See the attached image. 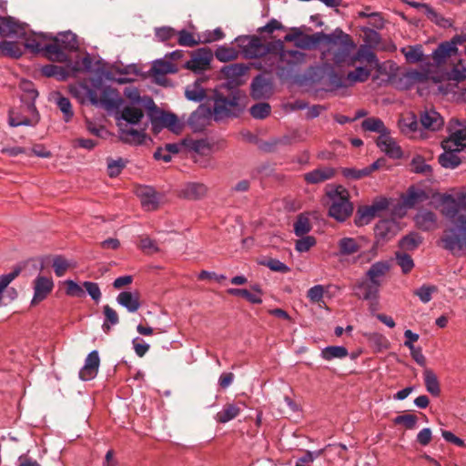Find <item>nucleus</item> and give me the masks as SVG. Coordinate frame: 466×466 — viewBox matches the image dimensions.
Here are the masks:
<instances>
[{"mask_svg": "<svg viewBox=\"0 0 466 466\" xmlns=\"http://www.w3.org/2000/svg\"><path fill=\"white\" fill-rule=\"evenodd\" d=\"M442 205V215L452 224L443 231L442 247L452 253L462 250L466 248V213L460 211V204L451 195L443 197Z\"/></svg>", "mask_w": 466, "mask_h": 466, "instance_id": "f257e3e1", "label": "nucleus"}, {"mask_svg": "<svg viewBox=\"0 0 466 466\" xmlns=\"http://www.w3.org/2000/svg\"><path fill=\"white\" fill-rule=\"evenodd\" d=\"M390 269L388 261L373 263L365 274V278L358 279L352 287L353 294L360 299L368 300L370 306H377L380 298V289L383 279Z\"/></svg>", "mask_w": 466, "mask_h": 466, "instance_id": "f03ea898", "label": "nucleus"}, {"mask_svg": "<svg viewBox=\"0 0 466 466\" xmlns=\"http://www.w3.org/2000/svg\"><path fill=\"white\" fill-rule=\"evenodd\" d=\"M69 92L82 104L89 101L92 105L107 110L116 108L123 103L118 91L111 86L91 88L86 84H75L70 86Z\"/></svg>", "mask_w": 466, "mask_h": 466, "instance_id": "7ed1b4c3", "label": "nucleus"}, {"mask_svg": "<svg viewBox=\"0 0 466 466\" xmlns=\"http://www.w3.org/2000/svg\"><path fill=\"white\" fill-rule=\"evenodd\" d=\"M434 64L441 66H450L447 72L448 79L455 82L466 78V66L461 57L458 48H453L447 41L441 42L431 55Z\"/></svg>", "mask_w": 466, "mask_h": 466, "instance_id": "20e7f679", "label": "nucleus"}, {"mask_svg": "<svg viewBox=\"0 0 466 466\" xmlns=\"http://www.w3.org/2000/svg\"><path fill=\"white\" fill-rule=\"evenodd\" d=\"M53 43L45 45V56L51 61L65 63L68 60L69 52L78 50L77 36L71 31L60 32L56 35H44Z\"/></svg>", "mask_w": 466, "mask_h": 466, "instance_id": "39448f33", "label": "nucleus"}, {"mask_svg": "<svg viewBox=\"0 0 466 466\" xmlns=\"http://www.w3.org/2000/svg\"><path fill=\"white\" fill-rule=\"evenodd\" d=\"M326 194L331 201L329 215L338 221H345L353 211L349 191L342 186H337L328 189Z\"/></svg>", "mask_w": 466, "mask_h": 466, "instance_id": "423d86ee", "label": "nucleus"}, {"mask_svg": "<svg viewBox=\"0 0 466 466\" xmlns=\"http://www.w3.org/2000/svg\"><path fill=\"white\" fill-rule=\"evenodd\" d=\"M150 103L147 114L154 133H158L163 127H167L176 134L182 130L183 126L175 114L159 110L152 99H150Z\"/></svg>", "mask_w": 466, "mask_h": 466, "instance_id": "0eeeda50", "label": "nucleus"}, {"mask_svg": "<svg viewBox=\"0 0 466 466\" xmlns=\"http://www.w3.org/2000/svg\"><path fill=\"white\" fill-rule=\"evenodd\" d=\"M236 43L245 58H258L271 52L275 45H266L257 35H240L236 38Z\"/></svg>", "mask_w": 466, "mask_h": 466, "instance_id": "6e6552de", "label": "nucleus"}, {"mask_svg": "<svg viewBox=\"0 0 466 466\" xmlns=\"http://www.w3.org/2000/svg\"><path fill=\"white\" fill-rule=\"evenodd\" d=\"M212 99L214 101V106L211 113L216 121H220L226 117L234 116L236 110H240L238 98L235 95L230 97H226L219 93H215Z\"/></svg>", "mask_w": 466, "mask_h": 466, "instance_id": "1a4fd4ad", "label": "nucleus"}, {"mask_svg": "<svg viewBox=\"0 0 466 466\" xmlns=\"http://www.w3.org/2000/svg\"><path fill=\"white\" fill-rule=\"evenodd\" d=\"M450 137L441 143L443 149L461 150L466 147V125L458 119H451L448 124Z\"/></svg>", "mask_w": 466, "mask_h": 466, "instance_id": "9d476101", "label": "nucleus"}, {"mask_svg": "<svg viewBox=\"0 0 466 466\" xmlns=\"http://www.w3.org/2000/svg\"><path fill=\"white\" fill-rule=\"evenodd\" d=\"M428 76L424 72L410 70L393 75L390 76V82L400 90H408L417 83L425 82Z\"/></svg>", "mask_w": 466, "mask_h": 466, "instance_id": "9b49d317", "label": "nucleus"}, {"mask_svg": "<svg viewBox=\"0 0 466 466\" xmlns=\"http://www.w3.org/2000/svg\"><path fill=\"white\" fill-rule=\"evenodd\" d=\"M280 50L279 54V69H287L288 74L295 70V67L301 65L305 61L306 55L299 50H285L283 43L278 41L275 45Z\"/></svg>", "mask_w": 466, "mask_h": 466, "instance_id": "f8f14e48", "label": "nucleus"}, {"mask_svg": "<svg viewBox=\"0 0 466 466\" xmlns=\"http://www.w3.org/2000/svg\"><path fill=\"white\" fill-rule=\"evenodd\" d=\"M213 54L210 49L207 47L198 48L191 55V59L187 61L184 67L193 71L194 73H200L209 68Z\"/></svg>", "mask_w": 466, "mask_h": 466, "instance_id": "ddd939ff", "label": "nucleus"}, {"mask_svg": "<svg viewBox=\"0 0 466 466\" xmlns=\"http://www.w3.org/2000/svg\"><path fill=\"white\" fill-rule=\"evenodd\" d=\"M332 46H339V47L332 52V58L330 59L335 66L346 65L349 66V61L351 58L350 53L356 47L354 41L349 35V40L336 39L331 43Z\"/></svg>", "mask_w": 466, "mask_h": 466, "instance_id": "4468645a", "label": "nucleus"}, {"mask_svg": "<svg viewBox=\"0 0 466 466\" xmlns=\"http://www.w3.org/2000/svg\"><path fill=\"white\" fill-rule=\"evenodd\" d=\"M400 230L395 219H381L374 228L377 244L385 243L393 238Z\"/></svg>", "mask_w": 466, "mask_h": 466, "instance_id": "2eb2a0df", "label": "nucleus"}, {"mask_svg": "<svg viewBox=\"0 0 466 466\" xmlns=\"http://www.w3.org/2000/svg\"><path fill=\"white\" fill-rule=\"evenodd\" d=\"M54 289V281L51 278L38 275L33 282L34 296L31 306H35L45 300Z\"/></svg>", "mask_w": 466, "mask_h": 466, "instance_id": "dca6fc26", "label": "nucleus"}, {"mask_svg": "<svg viewBox=\"0 0 466 466\" xmlns=\"http://www.w3.org/2000/svg\"><path fill=\"white\" fill-rule=\"evenodd\" d=\"M137 195L140 198L143 208L147 211H153L159 208L161 194L152 187L143 186L137 189Z\"/></svg>", "mask_w": 466, "mask_h": 466, "instance_id": "f3484780", "label": "nucleus"}, {"mask_svg": "<svg viewBox=\"0 0 466 466\" xmlns=\"http://www.w3.org/2000/svg\"><path fill=\"white\" fill-rule=\"evenodd\" d=\"M25 35V24L11 16L0 17V36L24 37Z\"/></svg>", "mask_w": 466, "mask_h": 466, "instance_id": "a211bd4d", "label": "nucleus"}, {"mask_svg": "<svg viewBox=\"0 0 466 466\" xmlns=\"http://www.w3.org/2000/svg\"><path fill=\"white\" fill-rule=\"evenodd\" d=\"M376 145L390 158L400 159L403 156L401 147L390 136V131L387 132L386 134H382V136H379L376 140Z\"/></svg>", "mask_w": 466, "mask_h": 466, "instance_id": "6ab92c4d", "label": "nucleus"}, {"mask_svg": "<svg viewBox=\"0 0 466 466\" xmlns=\"http://www.w3.org/2000/svg\"><path fill=\"white\" fill-rule=\"evenodd\" d=\"M420 123L423 128L431 131H438L442 128L444 119L435 109H425L420 115Z\"/></svg>", "mask_w": 466, "mask_h": 466, "instance_id": "aec40b11", "label": "nucleus"}, {"mask_svg": "<svg viewBox=\"0 0 466 466\" xmlns=\"http://www.w3.org/2000/svg\"><path fill=\"white\" fill-rule=\"evenodd\" d=\"M357 62L366 63L374 67H379L380 63L376 54L366 45H361L357 52L351 56L349 61V66H354Z\"/></svg>", "mask_w": 466, "mask_h": 466, "instance_id": "412c9836", "label": "nucleus"}, {"mask_svg": "<svg viewBox=\"0 0 466 466\" xmlns=\"http://www.w3.org/2000/svg\"><path fill=\"white\" fill-rule=\"evenodd\" d=\"M100 365V359L96 350L91 351L86 360L85 365L79 371V378L82 380H90L94 379Z\"/></svg>", "mask_w": 466, "mask_h": 466, "instance_id": "4be33fe9", "label": "nucleus"}, {"mask_svg": "<svg viewBox=\"0 0 466 466\" xmlns=\"http://www.w3.org/2000/svg\"><path fill=\"white\" fill-rule=\"evenodd\" d=\"M248 70V66H247L245 64H230L223 66L221 68V73L225 78L229 80L230 84L239 86L243 84L241 77L244 76Z\"/></svg>", "mask_w": 466, "mask_h": 466, "instance_id": "5701e85b", "label": "nucleus"}, {"mask_svg": "<svg viewBox=\"0 0 466 466\" xmlns=\"http://www.w3.org/2000/svg\"><path fill=\"white\" fill-rule=\"evenodd\" d=\"M207 192L208 187L204 184L188 182L180 189L179 197L189 200H197L206 196Z\"/></svg>", "mask_w": 466, "mask_h": 466, "instance_id": "b1692460", "label": "nucleus"}, {"mask_svg": "<svg viewBox=\"0 0 466 466\" xmlns=\"http://www.w3.org/2000/svg\"><path fill=\"white\" fill-rule=\"evenodd\" d=\"M337 247L338 252L336 256L339 258L354 255L361 248V245L357 238L349 237L340 238L337 243Z\"/></svg>", "mask_w": 466, "mask_h": 466, "instance_id": "393cba45", "label": "nucleus"}, {"mask_svg": "<svg viewBox=\"0 0 466 466\" xmlns=\"http://www.w3.org/2000/svg\"><path fill=\"white\" fill-rule=\"evenodd\" d=\"M335 174V168L331 167H322L304 174V179L309 184H319L332 178Z\"/></svg>", "mask_w": 466, "mask_h": 466, "instance_id": "a878e982", "label": "nucleus"}, {"mask_svg": "<svg viewBox=\"0 0 466 466\" xmlns=\"http://www.w3.org/2000/svg\"><path fill=\"white\" fill-rule=\"evenodd\" d=\"M271 94V84L263 76H257L251 83V96L255 99H261Z\"/></svg>", "mask_w": 466, "mask_h": 466, "instance_id": "bb28decb", "label": "nucleus"}, {"mask_svg": "<svg viewBox=\"0 0 466 466\" xmlns=\"http://www.w3.org/2000/svg\"><path fill=\"white\" fill-rule=\"evenodd\" d=\"M416 226L423 231H431L437 228V216L429 210H420L414 218Z\"/></svg>", "mask_w": 466, "mask_h": 466, "instance_id": "cd10ccee", "label": "nucleus"}, {"mask_svg": "<svg viewBox=\"0 0 466 466\" xmlns=\"http://www.w3.org/2000/svg\"><path fill=\"white\" fill-rule=\"evenodd\" d=\"M344 38L349 40V35L344 33L340 28H336L331 34H326L324 32H318L309 36V39L315 45L320 43H326L331 45L336 39Z\"/></svg>", "mask_w": 466, "mask_h": 466, "instance_id": "c85d7f7f", "label": "nucleus"}, {"mask_svg": "<svg viewBox=\"0 0 466 466\" xmlns=\"http://www.w3.org/2000/svg\"><path fill=\"white\" fill-rule=\"evenodd\" d=\"M116 301L125 307L129 312H136L140 308L139 294L130 291H122L116 297Z\"/></svg>", "mask_w": 466, "mask_h": 466, "instance_id": "c756f323", "label": "nucleus"}, {"mask_svg": "<svg viewBox=\"0 0 466 466\" xmlns=\"http://www.w3.org/2000/svg\"><path fill=\"white\" fill-rule=\"evenodd\" d=\"M400 132L406 136H412L419 128L417 116L413 112L402 115L398 122Z\"/></svg>", "mask_w": 466, "mask_h": 466, "instance_id": "7c9ffc66", "label": "nucleus"}, {"mask_svg": "<svg viewBox=\"0 0 466 466\" xmlns=\"http://www.w3.org/2000/svg\"><path fill=\"white\" fill-rule=\"evenodd\" d=\"M212 115L211 110L200 106L197 111L191 114L189 117V125L194 130H201L208 124L209 116Z\"/></svg>", "mask_w": 466, "mask_h": 466, "instance_id": "2f4dec72", "label": "nucleus"}, {"mask_svg": "<svg viewBox=\"0 0 466 466\" xmlns=\"http://www.w3.org/2000/svg\"><path fill=\"white\" fill-rule=\"evenodd\" d=\"M240 411L241 409L238 404L227 403L222 410L216 414L215 420L217 422L224 424L237 418L240 414Z\"/></svg>", "mask_w": 466, "mask_h": 466, "instance_id": "473e14b6", "label": "nucleus"}, {"mask_svg": "<svg viewBox=\"0 0 466 466\" xmlns=\"http://www.w3.org/2000/svg\"><path fill=\"white\" fill-rule=\"evenodd\" d=\"M423 379L427 391L432 396L438 397L441 394V387L435 372L429 368H425L423 370Z\"/></svg>", "mask_w": 466, "mask_h": 466, "instance_id": "72a5a7b5", "label": "nucleus"}, {"mask_svg": "<svg viewBox=\"0 0 466 466\" xmlns=\"http://www.w3.org/2000/svg\"><path fill=\"white\" fill-rule=\"evenodd\" d=\"M146 137L144 130L138 131L134 128H123L120 132L121 140L128 144L141 145Z\"/></svg>", "mask_w": 466, "mask_h": 466, "instance_id": "f704fd0d", "label": "nucleus"}, {"mask_svg": "<svg viewBox=\"0 0 466 466\" xmlns=\"http://www.w3.org/2000/svg\"><path fill=\"white\" fill-rule=\"evenodd\" d=\"M460 152L457 149H444V153L439 157V163L444 168L454 169L461 163L460 157L455 154Z\"/></svg>", "mask_w": 466, "mask_h": 466, "instance_id": "c9c22d12", "label": "nucleus"}, {"mask_svg": "<svg viewBox=\"0 0 466 466\" xmlns=\"http://www.w3.org/2000/svg\"><path fill=\"white\" fill-rule=\"evenodd\" d=\"M361 128L364 131L376 132L380 136L390 131L380 118L374 116L364 119L361 123Z\"/></svg>", "mask_w": 466, "mask_h": 466, "instance_id": "e433bc0d", "label": "nucleus"}, {"mask_svg": "<svg viewBox=\"0 0 466 466\" xmlns=\"http://www.w3.org/2000/svg\"><path fill=\"white\" fill-rule=\"evenodd\" d=\"M400 52L404 55L406 61L410 64L419 63L423 60V51L420 45L402 47Z\"/></svg>", "mask_w": 466, "mask_h": 466, "instance_id": "4c0bfd02", "label": "nucleus"}, {"mask_svg": "<svg viewBox=\"0 0 466 466\" xmlns=\"http://www.w3.org/2000/svg\"><path fill=\"white\" fill-rule=\"evenodd\" d=\"M201 80H197L191 86H187L185 96L188 100L201 102L206 96V91L201 86Z\"/></svg>", "mask_w": 466, "mask_h": 466, "instance_id": "58836bf2", "label": "nucleus"}, {"mask_svg": "<svg viewBox=\"0 0 466 466\" xmlns=\"http://www.w3.org/2000/svg\"><path fill=\"white\" fill-rule=\"evenodd\" d=\"M103 313L105 320L102 325L103 331L108 334L111 330V327L116 325L119 322V318L116 311L109 305L103 307Z\"/></svg>", "mask_w": 466, "mask_h": 466, "instance_id": "ea45409f", "label": "nucleus"}, {"mask_svg": "<svg viewBox=\"0 0 466 466\" xmlns=\"http://www.w3.org/2000/svg\"><path fill=\"white\" fill-rule=\"evenodd\" d=\"M143 116L142 109L133 106H127L121 111V118L129 124L135 125L139 123Z\"/></svg>", "mask_w": 466, "mask_h": 466, "instance_id": "a19ab883", "label": "nucleus"}, {"mask_svg": "<svg viewBox=\"0 0 466 466\" xmlns=\"http://www.w3.org/2000/svg\"><path fill=\"white\" fill-rule=\"evenodd\" d=\"M151 72L154 76H164L170 73H177V67L169 61L159 59L154 62Z\"/></svg>", "mask_w": 466, "mask_h": 466, "instance_id": "79ce46f5", "label": "nucleus"}, {"mask_svg": "<svg viewBox=\"0 0 466 466\" xmlns=\"http://www.w3.org/2000/svg\"><path fill=\"white\" fill-rule=\"evenodd\" d=\"M421 242L422 238L418 233L412 232L403 237L400 240L399 246L403 250L412 251L416 249Z\"/></svg>", "mask_w": 466, "mask_h": 466, "instance_id": "37998d69", "label": "nucleus"}, {"mask_svg": "<svg viewBox=\"0 0 466 466\" xmlns=\"http://www.w3.org/2000/svg\"><path fill=\"white\" fill-rule=\"evenodd\" d=\"M348 350L343 346H329L321 351V357L326 360L343 359L348 356Z\"/></svg>", "mask_w": 466, "mask_h": 466, "instance_id": "c03bdc74", "label": "nucleus"}, {"mask_svg": "<svg viewBox=\"0 0 466 466\" xmlns=\"http://www.w3.org/2000/svg\"><path fill=\"white\" fill-rule=\"evenodd\" d=\"M376 217L369 206L360 207L356 212L354 222L358 227L368 225Z\"/></svg>", "mask_w": 466, "mask_h": 466, "instance_id": "a18cd8bd", "label": "nucleus"}, {"mask_svg": "<svg viewBox=\"0 0 466 466\" xmlns=\"http://www.w3.org/2000/svg\"><path fill=\"white\" fill-rule=\"evenodd\" d=\"M176 35H177V43L179 46L192 47L198 46L199 43H202L200 36H196L194 34L188 32L186 29L178 31Z\"/></svg>", "mask_w": 466, "mask_h": 466, "instance_id": "49530a36", "label": "nucleus"}, {"mask_svg": "<svg viewBox=\"0 0 466 466\" xmlns=\"http://www.w3.org/2000/svg\"><path fill=\"white\" fill-rule=\"evenodd\" d=\"M370 76V69L363 66H358L353 71H350L347 74L346 80L350 84L363 83L369 79Z\"/></svg>", "mask_w": 466, "mask_h": 466, "instance_id": "de8ad7c7", "label": "nucleus"}, {"mask_svg": "<svg viewBox=\"0 0 466 466\" xmlns=\"http://www.w3.org/2000/svg\"><path fill=\"white\" fill-rule=\"evenodd\" d=\"M0 50L3 55L14 58H19L23 55L22 46L15 42L2 41Z\"/></svg>", "mask_w": 466, "mask_h": 466, "instance_id": "09e8293b", "label": "nucleus"}, {"mask_svg": "<svg viewBox=\"0 0 466 466\" xmlns=\"http://www.w3.org/2000/svg\"><path fill=\"white\" fill-rule=\"evenodd\" d=\"M227 292L228 294L232 296L242 297L252 304L262 303V298H259V295H256L247 289L231 288L228 289Z\"/></svg>", "mask_w": 466, "mask_h": 466, "instance_id": "8fccbe9b", "label": "nucleus"}, {"mask_svg": "<svg viewBox=\"0 0 466 466\" xmlns=\"http://www.w3.org/2000/svg\"><path fill=\"white\" fill-rule=\"evenodd\" d=\"M311 230V224L306 214H299L294 223V232L298 237H302Z\"/></svg>", "mask_w": 466, "mask_h": 466, "instance_id": "3c124183", "label": "nucleus"}, {"mask_svg": "<svg viewBox=\"0 0 466 466\" xmlns=\"http://www.w3.org/2000/svg\"><path fill=\"white\" fill-rule=\"evenodd\" d=\"M215 56L218 61L228 62L237 59L238 56V51H237L234 47L221 46L217 48Z\"/></svg>", "mask_w": 466, "mask_h": 466, "instance_id": "603ef678", "label": "nucleus"}, {"mask_svg": "<svg viewBox=\"0 0 466 466\" xmlns=\"http://www.w3.org/2000/svg\"><path fill=\"white\" fill-rule=\"evenodd\" d=\"M21 270L22 268L20 267H15L10 273L0 276V307L3 302L4 291L8 285L20 275Z\"/></svg>", "mask_w": 466, "mask_h": 466, "instance_id": "864d4df0", "label": "nucleus"}, {"mask_svg": "<svg viewBox=\"0 0 466 466\" xmlns=\"http://www.w3.org/2000/svg\"><path fill=\"white\" fill-rule=\"evenodd\" d=\"M42 74L47 77H56L58 80H65L67 76L66 71L59 66L46 65L42 67Z\"/></svg>", "mask_w": 466, "mask_h": 466, "instance_id": "5fc2aeb1", "label": "nucleus"}, {"mask_svg": "<svg viewBox=\"0 0 466 466\" xmlns=\"http://www.w3.org/2000/svg\"><path fill=\"white\" fill-rule=\"evenodd\" d=\"M438 289L434 285H422L415 289L413 294L417 296L422 303H428L432 299V294L437 292Z\"/></svg>", "mask_w": 466, "mask_h": 466, "instance_id": "6e6d98bb", "label": "nucleus"}, {"mask_svg": "<svg viewBox=\"0 0 466 466\" xmlns=\"http://www.w3.org/2000/svg\"><path fill=\"white\" fill-rule=\"evenodd\" d=\"M44 34L42 35H34V36H29V37H26L25 38V44H24V46L26 48V49H29L32 53L34 54H38L40 52H43L45 54V46H43L39 40V38H43V39H46L44 37Z\"/></svg>", "mask_w": 466, "mask_h": 466, "instance_id": "4d7b16f0", "label": "nucleus"}, {"mask_svg": "<svg viewBox=\"0 0 466 466\" xmlns=\"http://www.w3.org/2000/svg\"><path fill=\"white\" fill-rule=\"evenodd\" d=\"M56 105L64 115V120L66 122H69L74 116V111L70 100L65 96H60L57 98Z\"/></svg>", "mask_w": 466, "mask_h": 466, "instance_id": "13d9d810", "label": "nucleus"}, {"mask_svg": "<svg viewBox=\"0 0 466 466\" xmlns=\"http://www.w3.org/2000/svg\"><path fill=\"white\" fill-rule=\"evenodd\" d=\"M410 166L415 173L429 175L432 171L431 167L425 162L421 156L413 157Z\"/></svg>", "mask_w": 466, "mask_h": 466, "instance_id": "bf43d9fd", "label": "nucleus"}, {"mask_svg": "<svg viewBox=\"0 0 466 466\" xmlns=\"http://www.w3.org/2000/svg\"><path fill=\"white\" fill-rule=\"evenodd\" d=\"M271 107L268 103H258L249 109L250 115L256 119H264L270 114Z\"/></svg>", "mask_w": 466, "mask_h": 466, "instance_id": "052dcab7", "label": "nucleus"}, {"mask_svg": "<svg viewBox=\"0 0 466 466\" xmlns=\"http://www.w3.org/2000/svg\"><path fill=\"white\" fill-rule=\"evenodd\" d=\"M8 122L11 127L31 126V120L19 112L12 109L9 111Z\"/></svg>", "mask_w": 466, "mask_h": 466, "instance_id": "680f3d73", "label": "nucleus"}, {"mask_svg": "<svg viewBox=\"0 0 466 466\" xmlns=\"http://www.w3.org/2000/svg\"><path fill=\"white\" fill-rule=\"evenodd\" d=\"M396 260L404 274L409 273L414 267L413 260L409 254L397 252Z\"/></svg>", "mask_w": 466, "mask_h": 466, "instance_id": "e2e57ef3", "label": "nucleus"}, {"mask_svg": "<svg viewBox=\"0 0 466 466\" xmlns=\"http://www.w3.org/2000/svg\"><path fill=\"white\" fill-rule=\"evenodd\" d=\"M69 262L62 256H56L53 259V268L57 277H62L69 268Z\"/></svg>", "mask_w": 466, "mask_h": 466, "instance_id": "0e129e2a", "label": "nucleus"}, {"mask_svg": "<svg viewBox=\"0 0 466 466\" xmlns=\"http://www.w3.org/2000/svg\"><path fill=\"white\" fill-rule=\"evenodd\" d=\"M261 264L274 272L288 273L290 271V268L285 263L277 258H269L261 262Z\"/></svg>", "mask_w": 466, "mask_h": 466, "instance_id": "69168bd1", "label": "nucleus"}, {"mask_svg": "<svg viewBox=\"0 0 466 466\" xmlns=\"http://www.w3.org/2000/svg\"><path fill=\"white\" fill-rule=\"evenodd\" d=\"M316 245V238L312 236L303 237L296 241L295 248L299 252H307Z\"/></svg>", "mask_w": 466, "mask_h": 466, "instance_id": "338daca9", "label": "nucleus"}, {"mask_svg": "<svg viewBox=\"0 0 466 466\" xmlns=\"http://www.w3.org/2000/svg\"><path fill=\"white\" fill-rule=\"evenodd\" d=\"M126 163L123 161L122 158H119L117 160L114 159H108L107 162V173L110 177H117L122 169L125 167Z\"/></svg>", "mask_w": 466, "mask_h": 466, "instance_id": "774afa93", "label": "nucleus"}]
</instances>
